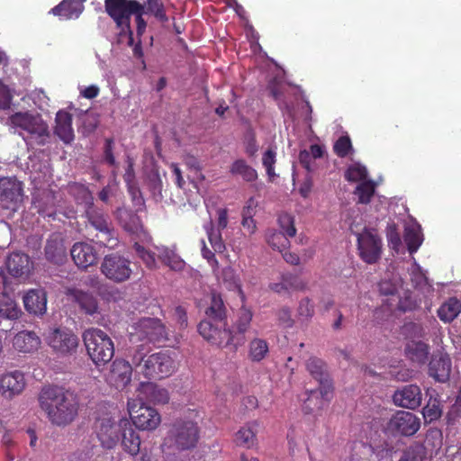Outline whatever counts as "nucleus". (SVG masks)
<instances>
[{
	"label": "nucleus",
	"instance_id": "f257e3e1",
	"mask_svg": "<svg viewBox=\"0 0 461 461\" xmlns=\"http://www.w3.org/2000/svg\"><path fill=\"white\" fill-rule=\"evenodd\" d=\"M41 409L50 421L57 426L71 423L77 415L78 402L76 396L58 385H46L38 397Z\"/></svg>",
	"mask_w": 461,
	"mask_h": 461
},
{
	"label": "nucleus",
	"instance_id": "f03ea898",
	"mask_svg": "<svg viewBox=\"0 0 461 461\" xmlns=\"http://www.w3.org/2000/svg\"><path fill=\"white\" fill-rule=\"evenodd\" d=\"M200 438L197 421L179 418L173 421L161 444V451L167 461H177L179 454L194 449Z\"/></svg>",
	"mask_w": 461,
	"mask_h": 461
},
{
	"label": "nucleus",
	"instance_id": "7ed1b4c3",
	"mask_svg": "<svg viewBox=\"0 0 461 461\" xmlns=\"http://www.w3.org/2000/svg\"><path fill=\"white\" fill-rule=\"evenodd\" d=\"M106 14L113 19L119 31V36L128 37V45L132 46L134 38L131 27V15H135L137 36L140 38L147 27L144 20V5L137 0H104Z\"/></svg>",
	"mask_w": 461,
	"mask_h": 461
},
{
	"label": "nucleus",
	"instance_id": "20e7f679",
	"mask_svg": "<svg viewBox=\"0 0 461 461\" xmlns=\"http://www.w3.org/2000/svg\"><path fill=\"white\" fill-rule=\"evenodd\" d=\"M137 373L149 380H160L170 376L176 370V362L168 351H159L150 355L137 349L131 357Z\"/></svg>",
	"mask_w": 461,
	"mask_h": 461
},
{
	"label": "nucleus",
	"instance_id": "39448f33",
	"mask_svg": "<svg viewBox=\"0 0 461 461\" xmlns=\"http://www.w3.org/2000/svg\"><path fill=\"white\" fill-rule=\"evenodd\" d=\"M252 312L245 308L240 309L238 319L233 325V330L229 326H224L221 330L214 335L209 334L212 328L209 324H202V328L212 340V346L221 348H230L232 352H236L240 347L246 342L245 333L249 330L252 321Z\"/></svg>",
	"mask_w": 461,
	"mask_h": 461
},
{
	"label": "nucleus",
	"instance_id": "423d86ee",
	"mask_svg": "<svg viewBox=\"0 0 461 461\" xmlns=\"http://www.w3.org/2000/svg\"><path fill=\"white\" fill-rule=\"evenodd\" d=\"M87 354L97 366L110 362L114 355V344L109 335L96 328L87 329L83 333Z\"/></svg>",
	"mask_w": 461,
	"mask_h": 461
},
{
	"label": "nucleus",
	"instance_id": "0eeeda50",
	"mask_svg": "<svg viewBox=\"0 0 461 461\" xmlns=\"http://www.w3.org/2000/svg\"><path fill=\"white\" fill-rule=\"evenodd\" d=\"M86 212L89 223L87 232L90 240L109 249L117 247L119 240L109 216L94 207L86 209Z\"/></svg>",
	"mask_w": 461,
	"mask_h": 461
},
{
	"label": "nucleus",
	"instance_id": "6e6552de",
	"mask_svg": "<svg viewBox=\"0 0 461 461\" xmlns=\"http://www.w3.org/2000/svg\"><path fill=\"white\" fill-rule=\"evenodd\" d=\"M204 314L205 318L199 322L197 330L203 339L212 345V340L204 333L202 324L205 322L211 326L212 331L209 334L212 335L218 333V330H221L224 326H227V308L219 294H211L209 305L206 307Z\"/></svg>",
	"mask_w": 461,
	"mask_h": 461
},
{
	"label": "nucleus",
	"instance_id": "1a4fd4ad",
	"mask_svg": "<svg viewBox=\"0 0 461 461\" xmlns=\"http://www.w3.org/2000/svg\"><path fill=\"white\" fill-rule=\"evenodd\" d=\"M7 123L14 128H20L35 136L40 145H44L50 137L47 123L40 117L28 112H17L8 117Z\"/></svg>",
	"mask_w": 461,
	"mask_h": 461
},
{
	"label": "nucleus",
	"instance_id": "9d476101",
	"mask_svg": "<svg viewBox=\"0 0 461 461\" xmlns=\"http://www.w3.org/2000/svg\"><path fill=\"white\" fill-rule=\"evenodd\" d=\"M131 265L129 258L114 252L104 256L100 271L107 279L120 284L131 278L132 274Z\"/></svg>",
	"mask_w": 461,
	"mask_h": 461
},
{
	"label": "nucleus",
	"instance_id": "9b49d317",
	"mask_svg": "<svg viewBox=\"0 0 461 461\" xmlns=\"http://www.w3.org/2000/svg\"><path fill=\"white\" fill-rule=\"evenodd\" d=\"M420 428V420L414 413L397 411L384 426V433L393 437H411Z\"/></svg>",
	"mask_w": 461,
	"mask_h": 461
},
{
	"label": "nucleus",
	"instance_id": "f8f14e48",
	"mask_svg": "<svg viewBox=\"0 0 461 461\" xmlns=\"http://www.w3.org/2000/svg\"><path fill=\"white\" fill-rule=\"evenodd\" d=\"M46 339L53 352L60 357L75 354L79 344L77 336L68 329H55L49 333Z\"/></svg>",
	"mask_w": 461,
	"mask_h": 461
},
{
	"label": "nucleus",
	"instance_id": "ddd939ff",
	"mask_svg": "<svg viewBox=\"0 0 461 461\" xmlns=\"http://www.w3.org/2000/svg\"><path fill=\"white\" fill-rule=\"evenodd\" d=\"M132 424L142 430H153L160 424L161 418L157 410L144 403H128Z\"/></svg>",
	"mask_w": 461,
	"mask_h": 461
},
{
	"label": "nucleus",
	"instance_id": "4468645a",
	"mask_svg": "<svg viewBox=\"0 0 461 461\" xmlns=\"http://www.w3.org/2000/svg\"><path fill=\"white\" fill-rule=\"evenodd\" d=\"M23 184L16 177L0 178V201L5 207L15 211L23 201Z\"/></svg>",
	"mask_w": 461,
	"mask_h": 461
},
{
	"label": "nucleus",
	"instance_id": "2eb2a0df",
	"mask_svg": "<svg viewBox=\"0 0 461 461\" xmlns=\"http://www.w3.org/2000/svg\"><path fill=\"white\" fill-rule=\"evenodd\" d=\"M139 340L158 343L167 339L166 327L158 319L144 318L135 327Z\"/></svg>",
	"mask_w": 461,
	"mask_h": 461
},
{
	"label": "nucleus",
	"instance_id": "dca6fc26",
	"mask_svg": "<svg viewBox=\"0 0 461 461\" xmlns=\"http://www.w3.org/2000/svg\"><path fill=\"white\" fill-rule=\"evenodd\" d=\"M132 363L116 358L111 365L109 372L105 375L108 384L116 389H124L131 381Z\"/></svg>",
	"mask_w": 461,
	"mask_h": 461
},
{
	"label": "nucleus",
	"instance_id": "f3484780",
	"mask_svg": "<svg viewBox=\"0 0 461 461\" xmlns=\"http://www.w3.org/2000/svg\"><path fill=\"white\" fill-rule=\"evenodd\" d=\"M95 429L97 438L104 447L112 449L116 446L121 433L120 422L116 423L112 418L99 419Z\"/></svg>",
	"mask_w": 461,
	"mask_h": 461
},
{
	"label": "nucleus",
	"instance_id": "a211bd4d",
	"mask_svg": "<svg viewBox=\"0 0 461 461\" xmlns=\"http://www.w3.org/2000/svg\"><path fill=\"white\" fill-rule=\"evenodd\" d=\"M393 402L396 406L415 410L422 402V393L417 384H406L397 389L393 395Z\"/></svg>",
	"mask_w": 461,
	"mask_h": 461
},
{
	"label": "nucleus",
	"instance_id": "6ab92c4d",
	"mask_svg": "<svg viewBox=\"0 0 461 461\" xmlns=\"http://www.w3.org/2000/svg\"><path fill=\"white\" fill-rule=\"evenodd\" d=\"M44 257L53 265L61 266L67 261L68 252L61 233L54 232L49 236L44 247Z\"/></svg>",
	"mask_w": 461,
	"mask_h": 461
},
{
	"label": "nucleus",
	"instance_id": "aec40b11",
	"mask_svg": "<svg viewBox=\"0 0 461 461\" xmlns=\"http://www.w3.org/2000/svg\"><path fill=\"white\" fill-rule=\"evenodd\" d=\"M269 289L278 294L290 295L294 292L305 291L307 282L302 276L294 273H283L280 281L269 284Z\"/></svg>",
	"mask_w": 461,
	"mask_h": 461
},
{
	"label": "nucleus",
	"instance_id": "412c9836",
	"mask_svg": "<svg viewBox=\"0 0 461 461\" xmlns=\"http://www.w3.org/2000/svg\"><path fill=\"white\" fill-rule=\"evenodd\" d=\"M68 294L86 315L95 318L100 314L98 301L93 293L75 288L70 290Z\"/></svg>",
	"mask_w": 461,
	"mask_h": 461
},
{
	"label": "nucleus",
	"instance_id": "4be33fe9",
	"mask_svg": "<svg viewBox=\"0 0 461 461\" xmlns=\"http://www.w3.org/2000/svg\"><path fill=\"white\" fill-rule=\"evenodd\" d=\"M451 373V359L448 355L441 352L433 354L429 363V375L437 382L445 383Z\"/></svg>",
	"mask_w": 461,
	"mask_h": 461
},
{
	"label": "nucleus",
	"instance_id": "5701e85b",
	"mask_svg": "<svg viewBox=\"0 0 461 461\" xmlns=\"http://www.w3.org/2000/svg\"><path fill=\"white\" fill-rule=\"evenodd\" d=\"M25 387L23 374L14 371L5 374L0 378V391L4 397L11 399L20 394Z\"/></svg>",
	"mask_w": 461,
	"mask_h": 461
},
{
	"label": "nucleus",
	"instance_id": "b1692460",
	"mask_svg": "<svg viewBox=\"0 0 461 461\" xmlns=\"http://www.w3.org/2000/svg\"><path fill=\"white\" fill-rule=\"evenodd\" d=\"M70 255L75 264L80 268H87L97 262V252L88 243L77 242L70 249Z\"/></svg>",
	"mask_w": 461,
	"mask_h": 461
},
{
	"label": "nucleus",
	"instance_id": "393cba45",
	"mask_svg": "<svg viewBox=\"0 0 461 461\" xmlns=\"http://www.w3.org/2000/svg\"><path fill=\"white\" fill-rule=\"evenodd\" d=\"M308 396L303 404V411L306 414H313L321 411L324 406L331 400L333 395V386H330V393H323V385H319L316 390L307 392Z\"/></svg>",
	"mask_w": 461,
	"mask_h": 461
},
{
	"label": "nucleus",
	"instance_id": "a878e982",
	"mask_svg": "<svg viewBox=\"0 0 461 461\" xmlns=\"http://www.w3.org/2000/svg\"><path fill=\"white\" fill-rule=\"evenodd\" d=\"M120 426L123 450L131 456L138 455L140 448L139 433L133 429L132 424L127 419H122Z\"/></svg>",
	"mask_w": 461,
	"mask_h": 461
},
{
	"label": "nucleus",
	"instance_id": "bb28decb",
	"mask_svg": "<svg viewBox=\"0 0 461 461\" xmlns=\"http://www.w3.org/2000/svg\"><path fill=\"white\" fill-rule=\"evenodd\" d=\"M6 267L14 277H26L32 269V262L27 254L13 252L7 258Z\"/></svg>",
	"mask_w": 461,
	"mask_h": 461
},
{
	"label": "nucleus",
	"instance_id": "cd10ccee",
	"mask_svg": "<svg viewBox=\"0 0 461 461\" xmlns=\"http://www.w3.org/2000/svg\"><path fill=\"white\" fill-rule=\"evenodd\" d=\"M358 249L361 258L367 264L375 263L381 253V241L374 235L358 237Z\"/></svg>",
	"mask_w": 461,
	"mask_h": 461
},
{
	"label": "nucleus",
	"instance_id": "c85d7f7f",
	"mask_svg": "<svg viewBox=\"0 0 461 461\" xmlns=\"http://www.w3.org/2000/svg\"><path fill=\"white\" fill-rule=\"evenodd\" d=\"M306 369L319 382V385H323V393L327 395L330 393V386L333 384L327 373L326 364L316 357H311L306 361Z\"/></svg>",
	"mask_w": 461,
	"mask_h": 461
},
{
	"label": "nucleus",
	"instance_id": "c756f323",
	"mask_svg": "<svg viewBox=\"0 0 461 461\" xmlns=\"http://www.w3.org/2000/svg\"><path fill=\"white\" fill-rule=\"evenodd\" d=\"M72 120V114L67 111L59 110L56 114L54 133L66 144L71 143L75 138Z\"/></svg>",
	"mask_w": 461,
	"mask_h": 461
},
{
	"label": "nucleus",
	"instance_id": "7c9ffc66",
	"mask_svg": "<svg viewBox=\"0 0 461 461\" xmlns=\"http://www.w3.org/2000/svg\"><path fill=\"white\" fill-rule=\"evenodd\" d=\"M404 354L406 358L411 363L422 366L429 359V346L422 340L411 339L405 344Z\"/></svg>",
	"mask_w": 461,
	"mask_h": 461
},
{
	"label": "nucleus",
	"instance_id": "2f4dec72",
	"mask_svg": "<svg viewBox=\"0 0 461 461\" xmlns=\"http://www.w3.org/2000/svg\"><path fill=\"white\" fill-rule=\"evenodd\" d=\"M85 0H62L50 13L60 19H77L83 13Z\"/></svg>",
	"mask_w": 461,
	"mask_h": 461
},
{
	"label": "nucleus",
	"instance_id": "473e14b6",
	"mask_svg": "<svg viewBox=\"0 0 461 461\" xmlns=\"http://www.w3.org/2000/svg\"><path fill=\"white\" fill-rule=\"evenodd\" d=\"M139 395L154 404H166L169 401V393L167 389L157 385L154 383H140Z\"/></svg>",
	"mask_w": 461,
	"mask_h": 461
},
{
	"label": "nucleus",
	"instance_id": "72a5a7b5",
	"mask_svg": "<svg viewBox=\"0 0 461 461\" xmlns=\"http://www.w3.org/2000/svg\"><path fill=\"white\" fill-rule=\"evenodd\" d=\"M14 348L19 352L32 353L41 346V339L34 331L23 330L13 339Z\"/></svg>",
	"mask_w": 461,
	"mask_h": 461
},
{
	"label": "nucleus",
	"instance_id": "f704fd0d",
	"mask_svg": "<svg viewBox=\"0 0 461 461\" xmlns=\"http://www.w3.org/2000/svg\"><path fill=\"white\" fill-rule=\"evenodd\" d=\"M257 421L249 422L241 427L235 434V443L239 447L251 448L257 444Z\"/></svg>",
	"mask_w": 461,
	"mask_h": 461
},
{
	"label": "nucleus",
	"instance_id": "c9c22d12",
	"mask_svg": "<svg viewBox=\"0 0 461 461\" xmlns=\"http://www.w3.org/2000/svg\"><path fill=\"white\" fill-rule=\"evenodd\" d=\"M46 296L41 291L31 290L23 296L25 309L33 314H42L46 311Z\"/></svg>",
	"mask_w": 461,
	"mask_h": 461
},
{
	"label": "nucleus",
	"instance_id": "e433bc0d",
	"mask_svg": "<svg viewBox=\"0 0 461 461\" xmlns=\"http://www.w3.org/2000/svg\"><path fill=\"white\" fill-rule=\"evenodd\" d=\"M230 173L233 176H240L245 182H254L258 179V172L243 158L236 159L230 167Z\"/></svg>",
	"mask_w": 461,
	"mask_h": 461
},
{
	"label": "nucleus",
	"instance_id": "4c0bfd02",
	"mask_svg": "<svg viewBox=\"0 0 461 461\" xmlns=\"http://www.w3.org/2000/svg\"><path fill=\"white\" fill-rule=\"evenodd\" d=\"M68 190L78 204H85L87 209L94 207V197L86 185L73 182L68 184Z\"/></svg>",
	"mask_w": 461,
	"mask_h": 461
},
{
	"label": "nucleus",
	"instance_id": "58836bf2",
	"mask_svg": "<svg viewBox=\"0 0 461 461\" xmlns=\"http://www.w3.org/2000/svg\"><path fill=\"white\" fill-rule=\"evenodd\" d=\"M461 312V302L456 298L451 297L445 302L438 310V318L446 322H451Z\"/></svg>",
	"mask_w": 461,
	"mask_h": 461
},
{
	"label": "nucleus",
	"instance_id": "ea45409f",
	"mask_svg": "<svg viewBox=\"0 0 461 461\" xmlns=\"http://www.w3.org/2000/svg\"><path fill=\"white\" fill-rule=\"evenodd\" d=\"M429 396L427 404L422 410V415L426 421L432 422L438 420L442 414V409L440 405V400L435 393V391L427 393Z\"/></svg>",
	"mask_w": 461,
	"mask_h": 461
},
{
	"label": "nucleus",
	"instance_id": "a19ab883",
	"mask_svg": "<svg viewBox=\"0 0 461 461\" xmlns=\"http://www.w3.org/2000/svg\"><path fill=\"white\" fill-rule=\"evenodd\" d=\"M269 348L267 340L256 338L249 342V357L253 362H260L268 354Z\"/></svg>",
	"mask_w": 461,
	"mask_h": 461
},
{
	"label": "nucleus",
	"instance_id": "79ce46f5",
	"mask_svg": "<svg viewBox=\"0 0 461 461\" xmlns=\"http://www.w3.org/2000/svg\"><path fill=\"white\" fill-rule=\"evenodd\" d=\"M143 5L145 14H151L161 23L168 22L166 7L160 0H146Z\"/></svg>",
	"mask_w": 461,
	"mask_h": 461
},
{
	"label": "nucleus",
	"instance_id": "37998d69",
	"mask_svg": "<svg viewBox=\"0 0 461 461\" xmlns=\"http://www.w3.org/2000/svg\"><path fill=\"white\" fill-rule=\"evenodd\" d=\"M204 229L209 240V242L216 253H223L226 249L225 243L222 240L221 230H215L212 221H209L204 225Z\"/></svg>",
	"mask_w": 461,
	"mask_h": 461
},
{
	"label": "nucleus",
	"instance_id": "c03bdc74",
	"mask_svg": "<svg viewBox=\"0 0 461 461\" xmlns=\"http://www.w3.org/2000/svg\"><path fill=\"white\" fill-rule=\"evenodd\" d=\"M267 241L268 245L283 253L290 245L288 236L285 235L282 231L269 230L267 234Z\"/></svg>",
	"mask_w": 461,
	"mask_h": 461
},
{
	"label": "nucleus",
	"instance_id": "a18cd8bd",
	"mask_svg": "<svg viewBox=\"0 0 461 461\" xmlns=\"http://www.w3.org/2000/svg\"><path fill=\"white\" fill-rule=\"evenodd\" d=\"M21 311L16 303L7 296L0 299V317L8 320H16L19 318Z\"/></svg>",
	"mask_w": 461,
	"mask_h": 461
},
{
	"label": "nucleus",
	"instance_id": "49530a36",
	"mask_svg": "<svg viewBox=\"0 0 461 461\" xmlns=\"http://www.w3.org/2000/svg\"><path fill=\"white\" fill-rule=\"evenodd\" d=\"M425 456V447L420 443L414 442L403 451L398 461H423Z\"/></svg>",
	"mask_w": 461,
	"mask_h": 461
},
{
	"label": "nucleus",
	"instance_id": "de8ad7c7",
	"mask_svg": "<svg viewBox=\"0 0 461 461\" xmlns=\"http://www.w3.org/2000/svg\"><path fill=\"white\" fill-rule=\"evenodd\" d=\"M159 260L173 270H181L184 267V261L173 250L162 249L158 254Z\"/></svg>",
	"mask_w": 461,
	"mask_h": 461
},
{
	"label": "nucleus",
	"instance_id": "09e8293b",
	"mask_svg": "<svg viewBox=\"0 0 461 461\" xmlns=\"http://www.w3.org/2000/svg\"><path fill=\"white\" fill-rule=\"evenodd\" d=\"M420 305V299L411 291H406L402 296L400 297L397 308L402 312H412L417 310Z\"/></svg>",
	"mask_w": 461,
	"mask_h": 461
},
{
	"label": "nucleus",
	"instance_id": "8fccbe9b",
	"mask_svg": "<svg viewBox=\"0 0 461 461\" xmlns=\"http://www.w3.org/2000/svg\"><path fill=\"white\" fill-rule=\"evenodd\" d=\"M354 194L357 196L359 203L366 204L375 194V184L372 181H363L357 185Z\"/></svg>",
	"mask_w": 461,
	"mask_h": 461
},
{
	"label": "nucleus",
	"instance_id": "3c124183",
	"mask_svg": "<svg viewBox=\"0 0 461 461\" xmlns=\"http://www.w3.org/2000/svg\"><path fill=\"white\" fill-rule=\"evenodd\" d=\"M403 239L410 254L415 253L422 243L420 233L411 228L405 230Z\"/></svg>",
	"mask_w": 461,
	"mask_h": 461
},
{
	"label": "nucleus",
	"instance_id": "603ef678",
	"mask_svg": "<svg viewBox=\"0 0 461 461\" xmlns=\"http://www.w3.org/2000/svg\"><path fill=\"white\" fill-rule=\"evenodd\" d=\"M345 179L348 182L363 181L367 176V170L366 167L359 163L350 165L345 171Z\"/></svg>",
	"mask_w": 461,
	"mask_h": 461
},
{
	"label": "nucleus",
	"instance_id": "864d4df0",
	"mask_svg": "<svg viewBox=\"0 0 461 461\" xmlns=\"http://www.w3.org/2000/svg\"><path fill=\"white\" fill-rule=\"evenodd\" d=\"M278 224L282 229V232L285 235L292 238L296 234V229L294 226V218L287 212H282L278 216Z\"/></svg>",
	"mask_w": 461,
	"mask_h": 461
},
{
	"label": "nucleus",
	"instance_id": "5fc2aeb1",
	"mask_svg": "<svg viewBox=\"0 0 461 461\" xmlns=\"http://www.w3.org/2000/svg\"><path fill=\"white\" fill-rule=\"evenodd\" d=\"M352 150L351 140L348 135L339 137L333 145V151L339 158H346Z\"/></svg>",
	"mask_w": 461,
	"mask_h": 461
},
{
	"label": "nucleus",
	"instance_id": "6e6d98bb",
	"mask_svg": "<svg viewBox=\"0 0 461 461\" xmlns=\"http://www.w3.org/2000/svg\"><path fill=\"white\" fill-rule=\"evenodd\" d=\"M134 250L148 268L153 269L157 267L156 258L153 252L146 249L139 243L134 244Z\"/></svg>",
	"mask_w": 461,
	"mask_h": 461
},
{
	"label": "nucleus",
	"instance_id": "4d7b16f0",
	"mask_svg": "<svg viewBox=\"0 0 461 461\" xmlns=\"http://www.w3.org/2000/svg\"><path fill=\"white\" fill-rule=\"evenodd\" d=\"M148 186L154 196L162 198L163 183L158 170H152L148 175Z\"/></svg>",
	"mask_w": 461,
	"mask_h": 461
},
{
	"label": "nucleus",
	"instance_id": "13d9d810",
	"mask_svg": "<svg viewBox=\"0 0 461 461\" xmlns=\"http://www.w3.org/2000/svg\"><path fill=\"white\" fill-rule=\"evenodd\" d=\"M276 153L272 149H268L262 157V164L266 168L267 174L272 181V179L276 176L275 173V164L276 162Z\"/></svg>",
	"mask_w": 461,
	"mask_h": 461
},
{
	"label": "nucleus",
	"instance_id": "bf43d9fd",
	"mask_svg": "<svg viewBox=\"0 0 461 461\" xmlns=\"http://www.w3.org/2000/svg\"><path fill=\"white\" fill-rule=\"evenodd\" d=\"M314 304L309 297H304L299 302L297 308L298 317L303 320H311L314 315Z\"/></svg>",
	"mask_w": 461,
	"mask_h": 461
},
{
	"label": "nucleus",
	"instance_id": "052dcab7",
	"mask_svg": "<svg viewBox=\"0 0 461 461\" xmlns=\"http://www.w3.org/2000/svg\"><path fill=\"white\" fill-rule=\"evenodd\" d=\"M114 149V141L112 138H108L105 140L104 147V160L109 166H115L116 160L113 155Z\"/></svg>",
	"mask_w": 461,
	"mask_h": 461
},
{
	"label": "nucleus",
	"instance_id": "680f3d73",
	"mask_svg": "<svg viewBox=\"0 0 461 461\" xmlns=\"http://www.w3.org/2000/svg\"><path fill=\"white\" fill-rule=\"evenodd\" d=\"M201 243H202V249H201L202 256L204 259L207 260L209 265L212 267L213 272H215L219 268V262L214 255L215 252H212L211 249H209L207 248L204 240H202Z\"/></svg>",
	"mask_w": 461,
	"mask_h": 461
},
{
	"label": "nucleus",
	"instance_id": "e2e57ef3",
	"mask_svg": "<svg viewBox=\"0 0 461 461\" xmlns=\"http://www.w3.org/2000/svg\"><path fill=\"white\" fill-rule=\"evenodd\" d=\"M13 100V95L7 86L0 82V109L5 110L10 108Z\"/></svg>",
	"mask_w": 461,
	"mask_h": 461
},
{
	"label": "nucleus",
	"instance_id": "0e129e2a",
	"mask_svg": "<svg viewBox=\"0 0 461 461\" xmlns=\"http://www.w3.org/2000/svg\"><path fill=\"white\" fill-rule=\"evenodd\" d=\"M380 294L383 295H393L398 291V285L392 280H382L379 285Z\"/></svg>",
	"mask_w": 461,
	"mask_h": 461
},
{
	"label": "nucleus",
	"instance_id": "69168bd1",
	"mask_svg": "<svg viewBox=\"0 0 461 461\" xmlns=\"http://www.w3.org/2000/svg\"><path fill=\"white\" fill-rule=\"evenodd\" d=\"M258 150V143H257V140H256L255 134L253 132H250L246 137L245 152H246V154L249 157L252 158V157H255V155L257 154Z\"/></svg>",
	"mask_w": 461,
	"mask_h": 461
},
{
	"label": "nucleus",
	"instance_id": "338daca9",
	"mask_svg": "<svg viewBox=\"0 0 461 461\" xmlns=\"http://www.w3.org/2000/svg\"><path fill=\"white\" fill-rule=\"evenodd\" d=\"M277 319L280 324L286 328H291L294 325L291 311L288 307H283L277 312Z\"/></svg>",
	"mask_w": 461,
	"mask_h": 461
},
{
	"label": "nucleus",
	"instance_id": "774afa93",
	"mask_svg": "<svg viewBox=\"0 0 461 461\" xmlns=\"http://www.w3.org/2000/svg\"><path fill=\"white\" fill-rule=\"evenodd\" d=\"M128 192L130 195L131 196V199L137 205H143L144 204V199L141 195V192L140 188L138 187L136 183H132L130 185H126Z\"/></svg>",
	"mask_w": 461,
	"mask_h": 461
}]
</instances>
